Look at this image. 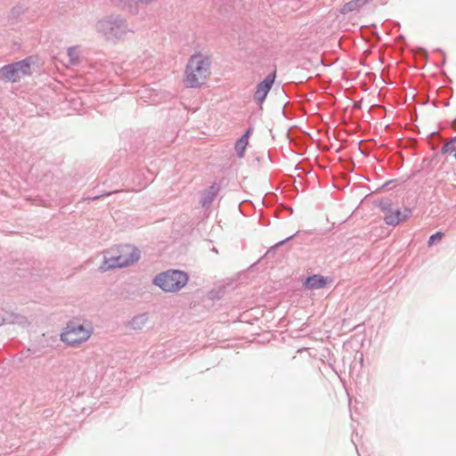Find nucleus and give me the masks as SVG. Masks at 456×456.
I'll return each instance as SVG.
<instances>
[{"label":"nucleus","instance_id":"423d86ee","mask_svg":"<svg viewBox=\"0 0 456 456\" xmlns=\"http://www.w3.org/2000/svg\"><path fill=\"white\" fill-rule=\"evenodd\" d=\"M378 206L384 214L385 223L391 226H395L400 222L408 219L412 213L411 209L409 208H405L403 210L394 208L391 200L388 199L380 200Z\"/></svg>","mask_w":456,"mask_h":456},{"label":"nucleus","instance_id":"f03ea898","mask_svg":"<svg viewBox=\"0 0 456 456\" xmlns=\"http://www.w3.org/2000/svg\"><path fill=\"white\" fill-rule=\"evenodd\" d=\"M96 31L107 40L121 39L128 31L126 21L119 15H110L95 24Z\"/></svg>","mask_w":456,"mask_h":456},{"label":"nucleus","instance_id":"ddd939ff","mask_svg":"<svg viewBox=\"0 0 456 456\" xmlns=\"http://www.w3.org/2000/svg\"><path fill=\"white\" fill-rule=\"evenodd\" d=\"M370 0H352L345 4L341 9V12L346 14L354 11H358L361 7L365 5Z\"/></svg>","mask_w":456,"mask_h":456},{"label":"nucleus","instance_id":"2eb2a0df","mask_svg":"<svg viewBox=\"0 0 456 456\" xmlns=\"http://www.w3.org/2000/svg\"><path fill=\"white\" fill-rule=\"evenodd\" d=\"M441 152L443 154L452 153L456 159V136L451 138L448 142L443 144Z\"/></svg>","mask_w":456,"mask_h":456},{"label":"nucleus","instance_id":"dca6fc26","mask_svg":"<svg viewBox=\"0 0 456 456\" xmlns=\"http://www.w3.org/2000/svg\"><path fill=\"white\" fill-rule=\"evenodd\" d=\"M67 53L69 59V63L70 65H77L79 63V54L77 47L72 46L68 48Z\"/></svg>","mask_w":456,"mask_h":456},{"label":"nucleus","instance_id":"39448f33","mask_svg":"<svg viewBox=\"0 0 456 456\" xmlns=\"http://www.w3.org/2000/svg\"><path fill=\"white\" fill-rule=\"evenodd\" d=\"M92 331L83 324L69 322L61 333V340L68 346H77L91 337Z\"/></svg>","mask_w":456,"mask_h":456},{"label":"nucleus","instance_id":"7ed1b4c3","mask_svg":"<svg viewBox=\"0 0 456 456\" xmlns=\"http://www.w3.org/2000/svg\"><path fill=\"white\" fill-rule=\"evenodd\" d=\"M188 282L186 273L178 270H168L158 274L153 279V284L165 292H176Z\"/></svg>","mask_w":456,"mask_h":456},{"label":"nucleus","instance_id":"0eeeda50","mask_svg":"<svg viewBox=\"0 0 456 456\" xmlns=\"http://www.w3.org/2000/svg\"><path fill=\"white\" fill-rule=\"evenodd\" d=\"M122 267H126L140 259V250L132 245H123L115 249Z\"/></svg>","mask_w":456,"mask_h":456},{"label":"nucleus","instance_id":"1a4fd4ad","mask_svg":"<svg viewBox=\"0 0 456 456\" xmlns=\"http://www.w3.org/2000/svg\"><path fill=\"white\" fill-rule=\"evenodd\" d=\"M115 268H122V264H120L115 249L108 250L104 253L103 262L100 265L99 270L102 273H105Z\"/></svg>","mask_w":456,"mask_h":456},{"label":"nucleus","instance_id":"a211bd4d","mask_svg":"<svg viewBox=\"0 0 456 456\" xmlns=\"http://www.w3.org/2000/svg\"><path fill=\"white\" fill-rule=\"evenodd\" d=\"M295 235H291L289 237H288L287 239L283 240H281L280 242H278L276 245H275V248H278L280 247L281 245H283L286 241L289 240L290 239H292Z\"/></svg>","mask_w":456,"mask_h":456},{"label":"nucleus","instance_id":"6ab92c4d","mask_svg":"<svg viewBox=\"0 0 456 456\" xmlns=\"http://www.w3.org/2000/svg\"><path fill=\"white\" fill-rule=\"evenodd\" d=\"M253 132V128L252 127H249L243 135H248V138L249 137V135L251 134V133Z\"/></svg>","mask_w":456,"mask_h":456},{"label":"nucleus","instance_id":"f3484780","mask_svg":"<svg viewBox=\"0 0 456 456\" xmlns=\"http://www.w3.org/2000/svg\"><path fill=\"white\" fill-rule=\"evenodd\" d=\"M444 236V233L442 232H437L434 234H432L429 239H428V247H431L432 245H434L436 241H440Z\"/></svg>","mask_w":456,"mask_h":456},{"label":"nucleus","instance_id":"9d476101","mask_svg":"<svg viewBox=\"0 0 456 456\" xmlns=\"http://www.w3.org/2000/svg\"><path fill=\"white\" fill-rule=\"evenodd\" d=\"M328 283V278L321 274H314L305 278L304 286L308 289H319L324 288Z\"/></svg>","mask_w":456,"mask_h":456},{"label":"nucleus","instance_id":"f8f14e48","mask_svg":"<svg viewBox=\"0 0 456 456\" xmlns=\"http://www.w3.org/2000/svg\"><path fill=\"white\" fill-rule=\"evenodd\" d=\"M219 191V187L216 184L211 185L208 190H206L200 199V203L202 207L209 206L214 199L216 197L217 193Z\"/></svg>","mask_w":456,"mask_h":456},{"label":"nucleus","instance_id":"20e7f679","mask_svg":"<svg viewBox=\"0 0 456 456\" xmlns=\"http://www.w3.org/2000/svg\"><path fill=\"white\" fill-rule=\"evenodd\" d=\"M31 73V58L12 62L0 68V80L18 82L21 77Z\"/></svg>","mask_w":456,"mask_h":456},{"label":"nucleus","instance_id":"4468645a","mask_svg":"<svg viewBox=\"0 0 456 456\" xmlns=\"http://www.w3.org/2000/svg\"><path fill=\"white\" fill-rule=\"evenodd\" d=\"M248 144V135H242L236 141L234 148L239 158L244 157L245 150Z\"/></svg>","mask_w":456,"mask_h":456},{"label":"nucleus","instance_id":"aec40b11","mask_svg":"<svg viewBox=\"0 0 456 456\" xmlns=\"http://www.w3.org/2000/svg\"><path fill=\"white\" fill-rule=\"evenodd\" d=\"M113 3H115L116 4H121L122 2H124L125 0H111Z\"/></svg>","mask_w":456,"mask_h":456},{"label":"nucleus","instance_id":"9b49d317","mask_svg":"<svg viewBox=\"0 0 456 456\" xmlns=\"http://www.w3.org/2000/svg\"><path fill=\"white\" fill-rule=\"evenodd\" d=\"M149 322V315L147 313H142L134 315L127 323L126 327L130 330L139 331L143 329V327Z\"/></svg>","mask_w":456,"mask_h":456},{"label":"nucleus","instance_id":"6e6552de","mask_svg":"<svg viewBox=\"0 0 456 456\" xmlns=\"http://www.w3.org/2000/svg\"><path fill=\"white\" fill-rule=\"evenodd\" d=\"M276 77V72L273 71L267 75L263 81H261L257 86L256 92L254 94V100L257 104H262L268 93L270 92Z\"/></svg>","mask_w":456,"mask_h":456},{"label":"nucleus","instance_id":"412c9836","mask_svg":"<svg viewBox=\"0 0 456 456\" xmlns=\"http://www.w3.org/2000/svg\"><path fill=\"white\" fill-rule=\"evenodd\" d=\"M99 198H100V196H94V197H93V198H88V200H94L99 199Z\"/></svg>","mask_w":456,"mask_h":456},{"label":"nucleus","instance_id":"f257e3e1","mask_svg":"<svg viewBox=\"0 0 456 456\" xmlns=\"http://www.w3.org/2000/svg\"><path fill=\"white\" fill-rule=\"evenodd\" d=\"M211 61L200 53L192 54L188 60L183 83L188 88H198L204 85L210 75Z\"/></svg>","mask_w":456,"mask_h":456},{"label":"nucleus","instance_id":"4be33fe9","mask_svg":"<svg viewBox=\"0 0 456 456\" xmlns=\"http://www.w3.org/2000/svg\"><path fill=\"white\" fill-rule=\"evenodd\" d=\"M453 127L456 128V119L453 121Z\"/></svg>","mask_w":456,"mask_h":456}]
</instances>
